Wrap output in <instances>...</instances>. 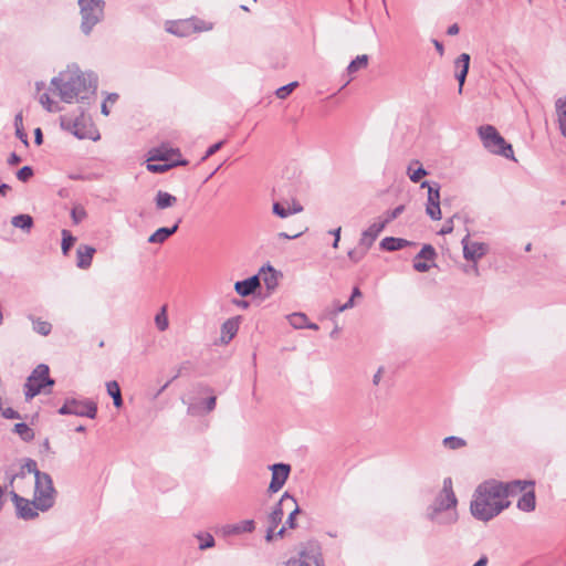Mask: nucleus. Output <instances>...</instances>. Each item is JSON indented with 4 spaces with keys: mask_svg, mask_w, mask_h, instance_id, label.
<instances>
[{
    "mask_svg": "<svg viewBox=\"0 0 566 566\" xmlns=\"http://www.w3.org/2000/svg\"><path fill=\"white\" fill-rule=\"evenodd\" d=\"M32 176H33V170L30 166H24L21 169H19L17 172V178L23 182L28 181Z\"/></svg>",
    "mask_w": 566,
    "mask_h": 566,
    "instance_id": "nucleus-51",
    "label": "nucleus"
},
{
    "mask_svg": "<svg viewBox=\"0 0 566 566\" xmlns=\"http://www.w3.org/2000/svg\"><path fill=\"white\" fill-rule=\"evenodd\" d=\"M212 30V22L197 17L176 21H167L165 25V31L172 35H189L191 33H205Z\"/></svg>",
    "mask_w": 566,
    "mask_h": 566,
    "instance_id": "nucleus-6",
    "label": "nucleus"
},
{
    "mask_svg": "<svg viewBox=\"0 0 566 566\" xmlns=\"http://www.w3.org/2000/svg\"><path fill=\"white\" fill-rule=\"evenodd\" d=\"M291 214L298 213L303 211V206L298 202L293 201L292 205H290Z\"/></svg>",
    "mask_w": 566,
    "mask_h": 566,
    "instance_id": "nucleus-61",
    "label": "nucleus"
},
{
    "mask_svg": "<svg viewBox=\"0 0 566 566\" xmlns=\"http://www.w3.org/2000/svg\"><path fill=\"white\" fill-rule=\"evenodd\" d=\"M294 507L292 510V512L289 514L287 516V520L285 522V524L290 527V528H295L296 527V515L300 513V507L297 505V503L295 502V504H292Z\"/></svg>",
    "mask_w": 566,
    "mask_h": 566,
    "instance_id": "nucleus-50",
    "label": "nucleus"
},
{
    "mask_svg": "<svg viewBox=\"0 0 566 566\" xmlns=\"http://www.w3.org/2000/svg\"><path fill=\"white\" fill-rule=\"evenodd\" d=\"M459 31H460L459 25L457 23H453L448 28L447 34L448 35H457L459 33Z\"/></svg>",
    "mask_w": 566,
    "mask_h": 566,
    "instance_id": "nucleus-64",
    "label": "nucleus"
},
{
    "mask_svg": "<svg viewBox=\"0 0 566 566\" xmlns=\"http://www.w3.org/2000/svg\"><path fill=\"white\" fill-rule=\"evenodd\" d=\"M368 55L363 54L358 55L355 60H353L349 65L347 66V74L349 76L354 75L356 72H358L361 69L367 67L368 65Z\"/></svg>",
    "mask_w": 566,
    "mask_h": 566,
    "instance_id": "nucleus-31",
    "label": "nucleus"
},
{
    "mask_svg": "<svg viewBox=\"0 0 566 566\" xmlns=\"http://www.w3.org/2000/svg\"><path fill=\"white\" fill-rule=\"evenodd\" d=\"M76 241V238L72 235L69 230H62V252L66 255Z\"/></svg>",
    "mask_w": 566,
    "mask_h": 566,
    "instance_id": "nucleus-39",
    "label": "nucleus"
},
{
    "mask_svg": "<svg viewBox=\"0 0 566 566\" xmlns=\"http://www.w3.org/2000/svg\"><path fill=\"white\" fill-rule=\"evenodd\" d=\"M25 472L32 473L34 475V481L36 480V473H43L42 471L38 470V464L33 459H27L21 468V471L12 476L11 483L18 478L23 479Z\"/></svg>",
    "mask_w": 566,
    "mask_h": 566,
    "instance_id": "nucleus-29",
    "label": "nucleus"
},
{
    "mask_svg": "<svg viewBox=\"0 0 566 566\" xmlns=\"http://www.w3.org/2000/svg\"><path fill=\"white\" fill-rule=\"evenodd\" d=\"M180 151L178 148L169 147L168 145H161L153 149L151 151V160H159L165 163H177V165H186L187 161L179 160Z\"/></svg>",
    "mask_w": 566,
    "mask_h": 566,
    "instance_id": "nucleus-15",
    "label": "nucleus"
},
{
    "mask_svg": "<svg viewBox=\"0 0 566 566\" xmlns=\"http://www.w3.org/2000/svg\"><path fill=\"white\" fill-rule=\"evenodd\" d=\"M106 389H107V394L114 398V397H117V394H122L120 392V388H119V385L117 381L115 380H112V381H108L106 382Z\"/></svg>",
    "mask_w": 566,
    "mask_h": 566,
    "instance_id": "nucleus-53",
    "label": "nucleus"
},
{
    "mask_svg": "<svg viewBox=\"0 0 566 566\" xmlns=\"http://www.w3.org/2000/svg\"><path fill=\"white\" fill-rule=\"evenodd\" d=\"M287 319L294 328H305L307 316L304 313H293Z\"/></svg>",
    "mask_w": 566,
    "mask_h": 566,
    "instance_id": "nucleus-36",
    "label": "nucleus"
},
{
    "mask_svg": "<svg viewBox=\"0 0 566 566\" xmlns=\"http://www.w3.org/2000/svg\"><path fill=\"white\" fill-rule=\"evenodd\" d=\"M255 528L253 520H244L235 524H227L220 528L224 536L239 535L242 533H252Z\"/></svg>",
    "mask_w": 566,
    "mask_h": 566,
    "instance_id": "nucleus-18",
    "label": "nucleus"
},
{
    "mask_svg": "<svg viewBox=\"0 0 566 566\" xmlns=\"http://www.w3.org/2000/svg\"><path fill=\"white\" fill-rule=\"evenodd\" d=\"M222 145H223V142H219V143H216V144L211 145V146L207 149V151H206L205 156L202 157V160H206V159H208L210 156L214 155V154H216V153H217V151L222 147Z\"/></svg>",
    "mask_w": 566,
    "mask_h": 566,
    "instance_id": "nucleus-55",
    "label": "nucleus"
},
{
    "mask_svg": "<svg viewBox=\"0 0 566 566\" xmlns=\"http://www.w3.org/2000/svg\"><path fill=\"white\" fill-rule=\"evenodd\" d=\"M60 415H74L78 417H88L94 419L97 413V406L91 400L66 399L59 409Z\"/></svg>",
    "mask_w": 566,
    "mask_h": 566,
    "instance_id": "nucleus-9",
    "label": "nucleus"
},
{
    "mask_svg": "<svg viewBox=\"0 0 566 566\" xmlns=\"http://www.w3.org/2000/svg\"><path fill=\"white\" fill-rule=\"evenodd\" d=\"M275 528L276 527H273V526L269 525L268 531H266V535H265V541L266 542L270 543V542H272L274 539V537H275V533H274Z\"/></svg>",
    "mask_w": 566,
    "mask_h": 566,
    "instance_id": "nucleus-60",
    "label": "nucleus"
},
{
    "mask_svg": "<svg viewBox=\"0 0 566 566\" xmlns=\"http://www.w3.org/2000/svg\"><path fill=\"white\" fill-rule=\"evenodd\" d=\"M272 211L280 218H287L289 216H291L290 203H287V207H285L281 202H274Z\"/></svg>",
    "mask_w": 566,
    "mask_h": 566,
    "instance_id": "nucleus-44",
    "label": "nucleus"
},
{
    "mask_svg": "<svg viewBox=\"0 0 566 566\" xmlns=\"http://www.w3.org/2000/svg\"><path fill=\"white\" fill-rule=\"evenodd\" d=\"M297 86L298 82H291L284 86L279 87L275 91V95L280 99H285Z\"/></svg>",
    "mask_w": 566,
    "mask_h": 566,
    "instance_id": "nucleus-42",
    "label": "nucleus"
},
{
    "mask_svg": "<svg viewBox=\"0 0 566 566\" xmlns=\"http://www.w3.org/2000/svg\"><path fill=\"white\" fill-rule=\"evenodd\" d=\"M469 237L467 234L461 242L463 245V256L468 261L476 262L488 253L489 247L482 242L470 241Z\"/></svg>",
    "mask_w": 566,
    "mask_h": 566,
    "instance_id": "nucleus-13",
    "label": "nucleus"
},
{
    "mask_svg": "<svg viewBox=\"0 0 566 566\" xmlns=\"http://www.w3.org/2000/svg\"><path fill=\"white\" fill-rule=\"evenodd\" d=\"M13 227L29 232L33 226V219L30 214H18L11 219Z\"/></svg>",
    "mask_w": 566,
    "mask_h": 566,
    "instance_id": "nucleus-30",
    "label": "nucleus"
},
{
    "mask_svg": "<svg viewBox=\"0 0 566 566\" xmlns=\"http://www.w3.org/2000/svg\"><path fill=\"white\" fill-rule=\"evenodd\" d=\"M13 431L17 434H19L20 438L25 442H29V441L33 440V438H34L33 430L24 422L15 423Z\"/></svg>",
    "mask_w": 566,
    "mask_h": 566,
    "instance_id": "nucleus-32",
    "label": "nucleus"
},
{
    "mask_svg": "<svg viewBox=\"0 0 566 566\" xmlns=\"http://www.w3.org/2000/svg\"><path fill=\"white\" fill-rule=\"evenodd\" d=\"M457 506L458 499L452 488V480L451 478H446L442 489L427 507L426 517L438 526L452 525L457 523L459 518Z\"/></svg>",
    "mask_w": 566,
    "mask_h": 566,
    "instance_id": "nucleus-3",
    "label": "nucleus"
},
{
    "mask_svg": "<svg viewBox=\"0 0 566 566\" xmlns=\"http://www.w3.org/2000/svg\"><path fill=\"white\" fill-rule=\"evenodd\" d=\"M216 402H217V398H216V396H210V397L205 401V409H206V412H210V411H212V410L216 408Z\"/></svg>",
    "mask_w": 566,
    "mask_h": 566,
    "instance_id": "nucleus-56",
    "label": "nucleus"
},
{
    "mask_svg": "<svg viewBox=\"0 0 566 566\" xmlns=\"http://www.w3.org/2000/svg\"><path fill=\"white\" fill-rule=\"evenodd\" d=\"M95 248L87 244H80L76 250V265L80 269L86 270L91 266Z\"/></svg>",
    "mask_w": 566,
    "mask_h": 566,
    "instance_id": "nucleus-21",
    "label": "nucleus"
},
{
    "mask_svg": "<svg viewBox=\"0 0 566 566\" xmlns=\"http://www.w3.org/2000/svg\"><path fill=\"white\" fill-rule=\"evenodd\" d=\"M405 210V206L400 205L396 207L394 210L387 211L385 219L381 222L387 226L389 222L398 218Z\"/></svg>",
    "mask_w": 566,
    "mask_h": 566,
    "instance_id": "nucleus-47",
    "label": "nucleus"
},
{
    "mask_svg": "<svg viewBox=\"0 0 566 566\" xmlns=\"http://www.w3.org/2000/svg\"><path fill=\"white\" fill-rule=\"evenodd\" d=\"M478 133L484 148H486L490 153L516 161L512 145L506 143V140L500 135L494 126H480Z\"/></svg>",
    "mask_w": 566,
    "mask_h": 566,
    "instance_id": "nucleus-4",
    "label": "nucleus"
},
{
    "mask_svg": "<svg viewBox=\"0 0 566 566\" xmlns=\"http://www.w3.org/2000/svg\"><path fill=\"white\" fill-rule=\"evenodd\" d=\"M452 231H453V222H452V219H450L446 222V224L440 230V234H448V233H451Z\"/></svg>",
    "mask_w": 566,
    "mask_h": 566,
    "instance_id": "nucleus-57",
    "label": "nucleus"
},
{
    "mask_svg": "<svg viewBox=\"0 0 566 566\" xmlns=\"http://www.w3.org/2000/svg\"><path fill=\"white\" fill-rule=\"evenodd\" d=\"M118 94L117 93H109L107 94L105 101L102 104L101 112L103 115L107 116L109 115V108L108 105H113L117 102Z\"/></svg>",
    "mask_w": 566,
    "mask_h": 566,
    "instance_id": "nucleus-46",
    "label": "nucleus"
},
{
    "mask_svg": "<svg viewBox=\"0 0 566 566\" xmlns=\"http://www.w3.org/2000/svg\"><path fill=\"white\" fill-rule=\"evenodd\" d=\"M55 489L52 478L49 473H36L34 481V506L45 512L50 510L55 502Z\"/></svg>",
    "mask_w": 566,
    "mask_h": 566,
    "instance_id": "nucleus-5",
    "label": "nucleus"
},
{
    "mask_svg": "<svg viewBox=\"0 0 566 566\" xmlns=\"http://www.w3.org/2000/svg\"><path fill=\"white\" fill-rule=\"evenodd\" d=\"M200 407L196 403H190L189 407H188V413L189 415H192V416H196V415H199L200 413Z\"/></svg>",
    "mask_w": 566,
    "mask_h": 566,
    "instance_id": "nucleus-62",
    "label": "nucleus"
},
{
    "mask_svg": "<svg viewBox=\"0 0 566 566\" xmlns=\"http://www.w3.org/2000/svg\"><path fill=\"white\" fill-rule=\"evenodd\" d=\"M259 286L260 279L258 275H253L247 280L235 282L234 290L241 296H249L253 294Z\"/></svg>",
    "mask_w": 566,
    "mask_h": 566,
    "instance_id": "nucleus-23",
    "label": "nucleus"
},
{
    "mask_svg": "<svg viewBox=\"0 0 566 566\" xmlns=\"http://www.w3.org/2000/svg\"><path fill=\"white\" fill-rule=\"evenodd\" d=\"M385 227L381 221L370 224L368 229L361 233L359 245L369 249Z\"/></svg>",
    "mask_w": 566,
    "mask_h": 566,
    "instance_id": "nucleus-20",
    "label": "nucleus"
},
{
    "mask_svg": "<svg viewBox=\"0 0 566 566\" xmlns=\"http://www.w3.org/2000/svg\"><path fill=\"white\" fill-rule=\"evenodd\" d=\"M518 510L523 512H533L536 507V497L534 490L525 491L517 501Z\"/></svg>",
    "mask_w": 566,
    "mask_h": 566,
    "instance_id": "nucleus-25",
    "label": "nucleus"
},
{
    "mask_svg": "<svg viewBox=\"0 0 566 566\" xmlns=\"http://www.w3.org/2000/svg\"><path fill=\"white\" fill-rule=\"evenodd\" d=\"M527 485L533 486L534 482L521 480L506 483L496 480L484 481L478 485L473 493L470 503L472 516L482 522L494 518L510 506L509 496L524 492Z\"/></svg>",
    "mask_w": 566,
    "mask_h": 566,
    "instance_id": "nucleus-1",
    "label": "nucleus"
},
{
    "mask_svg": "<svg viewBox=\"0 0 566 566\" xmlns=\"http://www.w3.org/2000/svg\"><path fill=\"white\" fill-rule=\"evenodd\" d=\"M175 166H177V163L148 164L147 169L151 172H165Z\"/></svg>",
    "mask_w": 566,
    "mask_h": 566,
    "instance_id": "nucleus-48",
    "label": "nucleus"
},
{
    "mask_svg": "<svg viewBox=\"0 0 566 566\" xmlns=\"http://www.w3.org/2000/svg\"><path fill=\"white\" fill-rule=\"evenodd\" d=\"M34 142L36 145H41L43 142V135L40 128L34 130Z\"/></svg>",
    "mask_w": 566,
    "mask_h": 566,
    "instance_id": "nucleus-63",
    "label": "nucleus"
},
{
    "mask_svg": "<svg viewBox=\"0 0 566 566\" xmlns=\"http://www.w3.org/2000/svg\"><path fill=\"white\" fill-rule=\"evenodd\" d=\"M182 222V219L179 217L176 219V222L172 227L167 228L163 227L157 229L153 234L148 237L149 243L163 244L169 237L175 234L179 228V224Z\"/></svg>",
    "mask_w": 566,
    "mask_h": 566,
    "instance_id": "nucleus-19",
    "label": "nucleus"
},
{
    "mask_svg": "<svg viewBox=\"0 0 566 566\" xmlns=\"http://www.w3.org/2000/svg\"><path fill=\"white\" fill-rule=\"evenodd\" d=\"M51 85L59 92L60 98L65 103L83 101L95 94L97 78L93 73H85L77 67L67 69L53 77Z\"/></svg>",
    "mask_w": 566,
    "mask_h": 566,
    "instance_id": "nucleus-2",
    "label": "nucleus"
},
{
    "mask_svg": "<svg viewBox=\"0 0 566 566\" xmlns=\"http://www.w3.org/2000/svg\"><path fill=\"white\" fill-rule=\"evenodd\" d=\"M54 380L49 376V366L40 364L35 367L25 382V398L32 399L46 386H52Z\"/></svg>",
    "mask_w": 566,
    "mask_h": 566,
    "instance_id": "nucleus-8",
    "label": "nucleus"
},
{
    "mask_svg": "<svg viewBox=\"0 0 566 566\" xmlns=\"http://www.w3.org/2000/svg\"><path fill=\"white\" fill-rule=\"evenodd\" d=\"M15 134L17 137L24 144L28 145V136L22 128V114L19 113L14 117Z\"/></svg>",
    "mask_w": 566,
    "mask_h": 566,
    "instance_id": "nucleus-43",
    "label": "nucleus"
},
{
    "mask_svg": "<svg viewBox=\"0 0 566 566\" xmlns=\"http://www.w3.org/2000/svg\"><path fill=\"white\" fill-rule=\"evenodd\" d=\"M32 322H33V329L38 334H40L42 336H46L51 333L52 325L49 322L41 321V319H34V318H32Z\"/></svg>",
    "mask_w": 566,
    "mask_h": 566,
    "instance_id": "nucleus-38",
    "label": "nucleus"
},
{
    "mask_svg": "<svg viewBox=\"0 0 566 566\" xmlns=\"http://www.w3.org/2000/svg\"><path fill=\"white\" fill-rule=\"evenodd\" d=\"M155 324L160 332H164L168 328L169 322L166 306H163L161 310L156 314Z\"/></svg>",
    "mask_w": 566,
    "mask_h": 566,
    "instance_id": "nucleus-35",
    "label": "nucleus"
},
{
    "mask_svg": "<svg viewBox=\"0 0 566 566\" xmlns=\"http://www.w3.org/2000/svg\"><path fill=\"white\" fill-rule=\"evenodd\" d=\"M443 446L450 450H457L465 447L467 442L462 438L459 437H447L442 441Z\"/></svg>",
    "mask_w": 566,
    "mask_h": 566,
    "instance_id": "nucleus-37",
    "label": "nucleus"
},
{
    "mask_svg": "<svg viewBox=\"0 0 566 566\" xmlns=\"http://www.w3.org/2000/svg\"><path fill=\"white\" fill-rule=\"evenodd\" d=\"M20 163H21V157L19 155H17L15 153L10 154V156L8 158V164L10 166H15Z\"/></svg>",
    "mask_w": 566,
    "mask_h": 566,
    "instance_id": "nucleus-58",
    "label": "nucleus"
},
{
    "mask_svg": "<svg viewBox=\"0 0 566 566\" xmlns=\"http://www.w3.org/2000/svg\"><path fill=\"white\" fill-rule=\"evenodd\" d=\"M237 332H238L237 324L233 321L228 319L227 322H224L222 324V327H221L222 340L226 343L229 342L230 339L233 338V336L237 334Z\"/></svg>",
    "mask_w": 566,
    "mask_h": 566,
    "instance_id": "nucleus-34",
    "label": "nucleus"
},
{
    "mask_svg": "<svg viewBox=\"0 0 566 566\" xmlns=\"http://www.w3.org/2000/svg\"><path fill=\"white\" fill-rule=\"evenodd\" d=\"M284 566H321V559L313 552L302 551L296 557L290 558Z\"/></svg>",
    "mask_w": 566,
    "mask_h": 566,
    "instance_id": "nucleus-17",
    "label": "nucleus"
},
{
    "mask_svg": "<svg viewBox=\"0 0 566 566\" xmlns=\"http://www.w3.org/2000/svg\"><path fill=\"white\" fill-rule=\"evenodd\" d=\"M270 470L272 471V479L269 485V492L276 493L285 484L291 472V467L285 463H275L270 467Z\"/></svg>",
    "mask_w": 566,
    "mask_h": 566,
    "instance_id": "nucleus-12",
    "label": "nucleus"
},
{
    "mask_svg": "<svg viewBox=\"0 0 566 566\" xmlns=\"http://www.w3.org/2000/svg\"><path fill=\"white\" fill-rule=\"evenodd\" d=\"M455 77L459 82V93L462 92V87L465 82V77L469 72V64H470V55L468 53H462L457 60H455Z\"/></svg>",
    "mask_w": 566,
    "mask_h": 566,
    "instance_id": "nucleus-22",
    "label": "nucleus"
},
{
    "mask_svg": "<svg viewBox=\"0 0 566 566\" xmlns=\"http://www.w3.org/2000/svg\"><path fill=\"white\" fill-rule=\"evenodd\" d=\"M340 231L342 229L340 228H337L335 230H332L329 233L333 234L335 237V240L333 242V248H337L338 247V242H339V239H340Z\"/></svg>",
    "mask_w": 566,
    "mask_h": 566,
    "instance_id": "nucleus-59",
    "label": "nucleus"
},
{
    "mask_svg": "<svg viewBox=\"0 0 566 566\" xmlns=\"http://www.w3.org/2000/svg\"><path fill=\"white\" fill-rule=\"evenodd\" d=\"M61 125L63 128L70 130L74 136H76L80 139H84V138L95 139V137H93L90 132L91 125L88 124V120L83 115L75 119L63 118L61 122Z\"/></svg>",
    "mask_w": 566,
    "mask_h": 566,
    "instance_id": "nucleus-11",
    "label": "nucleus"
},
{
    "mask_svg": "<svg viewBox=\"0 0 566 566\" xmlns=\"http://www.w3.org/2000/svg\"><path fill=\"white\" fill-rule=\"evenodd\" d=\"M71 218L75 224H78L86 218V210L82 206L73 207Z\"/></svg>",
    "mask_w": 566,
    "mask_h": 566,
    "instance_id": "nucleus-45",
    "label": "nucleus"
},
{
    "mask_svg": "<svg viewBox=\"0 0 566 566\" xmlns=\"http://www.w3.org/2000/svg\"><path fill=\"white\" fill-rule=\"evenodd\" d=\"M367 250L368 249H366V248H364L361 251H359V250H350L348 252V256H349V259L352 261L359 262L364 258V255L366 254Z\"/></svg>",
    "mask_w": 566,
    "mask_h": 566,
    "instance_id": "nucleus-54",
    "label": "nucleus"
},
{
    "mask_svg": "<svg viewBox=\"0 0 566 566\" xmlns=\"http://www.w3.org/2000/svg\"><path fill=\"white\" fill-rule=\"evenodd\" d=\"M12 501L17 509V515L23 520H32L38 516V509L34 506V500L29 501L20 496L14 491L11 492Z\"/></svg>",
    "mask_w": 566,
    "mask_h": 566,
    "instance_id": "nucleus-14",
    "label": "nucleus"
},
{
    "mask_svg": "<svg viewBox=\"0 0 566 566\" xmlns=\"http://www.w3.org/2000/svg\"><path fill=\"white\" fill-rule=\"evenodd\" d=\"M196 538L199 543V549L201 551L212 548L216 545L213 536L208 532H200L196 534Z\"/></svg>",
    "mask_w": 566,
    "mask_h": 566,
    "instance_id": "nucleus-33",
    "label": "nucleus"
},
{
    "mask_svg": "<svg viewBox=\"0 0 566 566\" xmlns=\"http://www.w3.org/2000/svg\"><path fill=\"white\" fill-rule=\"evenodd\" d=\"M555 107L558 116L560 133L564 137H566V96L558 98L555 103Z\"/></svg>",
    "mask_w": 566,
    "mask_h": 566,
    "instance_id": "nucleus-27",
    "label": "nucleus"
},
{
    "mask_svg": "<svg viewBox=\"0 0 566 566\" xmlns=\"http://www.w3.org/2000/svg\"><path fill=\"white\" fill-rule=\"evenodd\" d=\"M407 174L412 182H419L421 178L428 175V171L421 166L419 160H412Z\"/></svg>",
    "mask_w": 566,
    "mask_h": 566,
    "instance_id": "nucleus-28",
    "label": "nucleus"
},
{
    "mask_svg": "<svg viewBox=\"0 0 566 566\" xmlns=\"http://www.w3.org/2000/svg\"><path fill=\"white\" fill-rule=\"evenodd\" d=\"M410 244L411 242L405 239L387 237L381 240L380 248L387 251H397Z\"/></svg>",
    "mask_w": 566,
    "mask_h": 566,
    "instance_id": "nucleus-26",
    "label": "nucleus"
},
{
    "mask_svg": "<svg viewBox=\"0 0 566 566\" xmlns=\"http://www.w3.org/2000/svg\"><path fill=\"white\" fill-rule=\"evenodd\" d=\"M263 281H264L268 290H273V289L276 287V285H277V275H276V272L271 266H269L268 268V272L264 273Z\"/></svg>",
    "mask_w": 566,
    "mask_h": 566,
    "instance_id": "nucleus-40",
    "label": "nucleus"
},
{
    "mask_svg": "<svg viewBox=\"0 0 566 566\" xmlns=\"http://www.w3.org/2000/svg\"><path fill=\"white\" fill-rule=\"evenodd\" d=\"M40 104L49 112H54V102L51 99L50 95L48 93H43L39 97Z\"/></svg>",
    "mask_w": 566,
    "mask_h": 566,
    "instance_id": "nucleus-49",
    "label": "nucleus"
},
{
    "mask_svg": "<svg viewBox=\"0 0 566 566\" xmlns=\"http://www.w3.org/2000/svg\"><path fill=\"white\" fill-rule=\"evenodd\" d=\"M430 268H431V265L426 260L415 258L413 269L417 272H427V271H429Z\"/></svg>",
    "mask_w": 566,
    "mask_h": 566,
    "instance_id": "nucleus-52",
    "label": "nucleus"
},
{
    "mask_svg": "<svg viewBox=\"0 0 566 566\" xmlns=\"http://www.w3.org/2000/svg\"><path fill=\"white\" fill-rule=\"evenodd\" d=\"M290 504H295L294 496L290 495L287 492H285L279 503L275 504L272 512L268 516V523L269 525L273 527H277V525L282 522L284 512L283 506H287Z\"/></svg>",
    "mask_w": 566,
    "mask_h": 566,
    "instance_id": "nucleus-16",
    "label": "nucleus"
},
{
    "mask_svg": "<svg viewBox=\"0 0 566 566\" xmlns=\"http://www.w3.org/2000/svg\"><path fill=\"white\" fill-rule=\"evenodd\" d=\"M154 202L157 210H165L177 203V197L167 191L158 190L155 195Z\"/></svg>",
    "mask_w": 566,
    "mask_h": 566,
    "instance_id": "nucleus-24",
    "label": "nucleus"
},
{
    "mask_svg": "<svg viewBox=\"0 0 566 566\" xmlns=\"http://www.w3.org/2000/svg\"><path fill=\"white\" fill-rule=\"evenodd\" d=\"M421 188H428V199L426 205V212L432 220L441 219L440 209V187L438 184L431 185L428 181H423L420 185Z\"/></svg>",
    "mask_w": 566,
    "mask_h": 566,
    "instance_id": "nucleus-10",
    "label": "nucleus"
},
{
    "mask_svg": "<svg viewBox=\"0 0 566 566\" xmlns=\"http://www.w3.org/2000/svg\"><path fill=\"white\" fill-rule=\"evenodd\" d=\"M436 255H437V253H436L434 248L430 244H424L422 247V249L420 250V252L415 258L426 260V261H433Z\"/></svg>",
    "mask_w": 566,
    "mask_h": 566,
    "instance_id": "nucleus-41",
    "label": "nucleus"
},
{
    "mask_svg": "<svg viewBox=\"0 0 566 566\" xmlns=\"http://www.w3.org/2000/svg\"><path fill=\"white\" fill-rule=\"evenodd\" d=\"M81 8L82 23L84 33H90L93 27L102 19L104 1L102 0H78Z\"/></svg>",
    "mask_w": 566,
    "mask_h": 566,
    "instance_id": "nucleus-7",
    "label": "nucleus"
}]
</instances>
